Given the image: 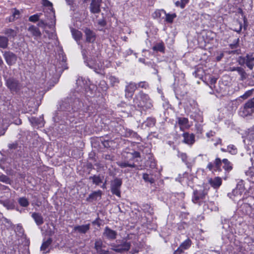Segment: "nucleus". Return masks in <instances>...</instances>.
I'll return each instance as SVG.
<instances>
[{
  "instance_id": "obj_31",
  "label": "nucleus",
  "mask_w": 254,
  "mask_h": 254,
  "mask_svg": "<svg viewBox=\"0 0 254 254\" xmlns=\"http://www.w3.org/2000/svg\"><path fill=\"white\" fill-rule=\"evenodd\" d=\"M165 15H166L165 21L169 23H172L174 19L177 16L176 13L170 14L166 12Z\"/></svg>"
},
{
  "instance_id": "obj_38",
  "label": "nucleus",
  "mask_w": 254,
  "mask_h": 254,
  "mask_svg": "<svg viewBox=\"0 0 254 254\" xmlns=\"http://www.w3.org/2000/svg\"><path fill=\"white\" fill-rule=\"evenodd\" d=\"M110 81L112 86H116L119 83V80L118 78L115 76H111L109 78Z\"/></svg>"
},
{
  "instance_id": "obj_63",
  "label": "nucleus",
  "mask_w": 254,
  "mask_h": 254,
  "mask_svg": "<svg viewBox=\"0 0 254 254\" xmlns=\"http://www.w3.org/2000/svg\"><path fill=\"white\" fill-rule=\"evenodd\" d=\"M221 150L222 151H223V152H226V151H227V150H226L225 149H224V148H221Z\"/></svg>"
},
{
  "instance_id": "obj_37",
  "label": "nucleus",
  "mask_w": 254,
  "mask_h": 254,
  "mask_svg": "<svg viewBox=\"0 0 254 254\" xmlns=\"http://www.w3.org/2000/svg\"><path fill=\"white\" fill-rule=\"evenodd\" d=\"M118 165L121 168H126L127 167L130 168H134L136 167V165L134 164H129L127 162H120L118 163Z\"/></svg>"
},
{
  "instance_id": "obj_36",
  "label": "nucleus",
  "mask_w": 254,
  "mask_h": 254,
  "mask_svg": "<svg viewBox=\"0 0 254 254\" xmlns=\"http://www.w3.org/2000/svg\"><path fill=\"white\" fill-rule=\"evenodd\" d=\"M18 202L20 205L23 207H27L29 205V202L25 197H20L18 199Z\"/></svg>"
},
{
  "instance_id": "obj_20",
  "label": "nucleus",
  "mask_w": 254,
  "mask_h": 254,
  "mask_svg": "<svg viewBox=\"0 0 254 254\" xmlns=\"http://www.w3.org/2000/svg\"><path fill=\"white\" fill-rule=\"evenodd\" d=\"M32 217L33 218L37 225L39 226L43 224V217L40 213L34 212L32 214Z\"/></svg>"
},
{
  "instance_id": "obj_64",
  "label": "nucleus",
  "mask_w": 254,
  "mask_h": 254,
  "mask_svg": "<svg viewBox=\"0 0 254 254\" xmlns=\"http://www.w3.org/2000/svg\"><path fill=\"white\" fill-rule=\"evenodd\" d=\"M220 59H221V57H218V58H217V60H218V61L220 60Z\"/></svg>"
},
{
  "instance_id": "obj_45",
  "label": "nucleus",
  "mask_w": 254,
  "mask_h": 254,
  "mask_svg": "<svg viewBox=\"0 0 254 254\" xmlns=\"http://www.w3.org/2000/svg\"><path fill=\"white\" fill-rule=\"evenodd\" d=\"M253 90H248V91H246L244 95L241 96V98H242L243 99H247V98H248L249 97H250V96L252 95V94L253 93Z\"/></svg>"
},
{
  "instance_id": "obj_54",
  "label": "nucleus",
  "mask_w": 254,
  "mask_h": 254,
  "mask_svg": "<svg viewBox=\"0 0 254 254\" xmlns=\"http://www.w3.org/2000/svg\"><path fill=\"white\" fill-rule=\"evenodd\" d=\"M139 251V248H135L134 250V249H132L130 253L132 254H134L135 253H137Z\"/></svg>"
},
{
  "instance_id": "obj_33",
  "label": "nucleus",
  "mask_w": 254,
  "mask_h": 254,
  "mask_svg": "<svg viewBox=\"0 0 254 254\" xmlns=\"http://www.w3.org/2000/svg\"><path fill=\"white\" fill-rule=\"evenodd\" d=\"M90 179H91L93 183L96 185H99L102 182V179L99 176L94 175L93 177H90Z\"/></svg>"
},
{
  "instance_id": "obj_16",
  "label": "nucleus",
  "mask_w": 254,
  "mask_h": 254,
  "mask_svg": "<svg viewBox=\"0 0 254 254\" xmlns=\"http://www.w3.org/2000/svg\"><path fill=\"white\" fill-rule=\"evenodd\" d=\"M86 35V40L88 42H93L96 39L95 34L90 29L86 28L84 30Z\"/></svg>"
},
{
  "instance_id": "obj_49",
  "label": "nucleus",
  "mask_w": 254,
  "mask_h": 254,
  "mask_svg": "<svg viewBox=\"0 0 254 254\" xmlns=\"http://www.w3.org/2000/svg\"><path fill=\"white\" fill-rule=\"evenodd\" d=\"M239 74L241 76L242 80H243L247 78V73L244 68Z\"/></svg>"
},
{
  "instance_id": "obj_34",
  "label": "nucleus",
  "mask_w": 254,
  "mask_h": 254,
  "mask_svg": "<svg viewBox=\"0 0 254 254\" xmlns=\"http://www.w3.org/2000/svg\"><path fill=\"white\" fill-rule=\"evenodd\" d=\"M162 13H166L165 10L164 9H157L152 13V17L154 18H160L161 16Z\"/></svg>"
},
{
  "instance_id": "obj_10",
  "label": "nucleus",
  "mask_w": 254,
  "mask_h": 254,
  "mask_svg": "<svg viewBox=\"0 0 254 254\" xmlns=\"http://www.w3.org/2000/svg\"><path fill=\"white\" fill-rule=\"evenodd\" d=\"M90 10L93 13H98L100 12L101 0H91Z\"/></svg>"
},
{
  "instance_id": "obj_13",
  "label": "nucleus",
  "mask_w": 254,
  "mask_h": 254,
  "mask_svg": "<svg viewBox=\"0 0 254 254\" xmlns=\"http://www.w3.org/2000/svg\"><path fill=\"white\" fill-rule=\"evenodd\" d=\"M90 228V224H87L82 225H76L73 228V232L79 234H86Z\"/></svg>"
},
{
  "instance_id": "obj_21",
  "label": "nucleus",
  "mask_w": 254,
  "mask_h": 254,
  "mask_svg": "<svg viewBox=\"0 0 254 254\" xmlns=\"http://www.w3.org/2000/svg\"><path fill=\"white\" fill-rule=\"evenodd\" d=\"M243 193V189L237 187L234 189L231 193H229L228 195L232 199H234L235 197H240Z\"/></svg>"
},
{
  "instance_id": "obj_25",
  "label": "nucleus",
  "mask_w": 254,
  "mask_h": 254,
  "mask_svg": "<svg viewBox=\"0 0 254 254\" xmlns=\"http://www.w3.org/2000/svg\"><path fill=\"white\" fill-rule=\"evenodd\" d=\"M52 242V239L49 238L48 240H47L46 241H44L41 247V250L43 251L44 252V253H46L49 252L48 251H47V250L49 247V246L51 244Z\"/></svg>"
},
{
  "instance_id": "obj_51",
  "label": "nucleus",
  "mask_w": 254,
  "mask_h": 254,
  "mask_svg": "<svg viewBox=\"0 0 254 254\" xmlns=\"http://www.w3.org/2000/svg\"><path fill=\"white\" fill-rule=\"evenodd\" d=\"M222 143V140L220 138H218L216 139L215 142L214 143V145L215 146H217L218 144H221Z\"/></svg>"
},
{
  "instance_id": "obj_1",
  "label": "nucleus",
  "mask_w": 254,
  "mask_h": 254,
  "mask_svg": "<svg viewBox=\"0 0 254 254\" xmlns=\"http://www.w3.org/2000/svg\"><path fill=\"white\" fill-rule=\"evenodd\" d=\"M133 102L135 106L139 108L149 109L152 107V104L148 95L142 92H140L135 96Z\"/></svg>"
},
{
  "instance_id": "obj_11",
  "label": "nucleus",
  "mask_w": 254,
  "mask_h": 254,
  "mask_svg": "<svg viewBox=\"0 0 254 254\" xmlns=\"http://www.w3.org/2000/svg\"><path fill=\"white\" fill-rule=\"evenodd\" d=\"M130 247V244L129 243L125 242L121 245L113 246L112 250L118 253H123L128 251Z\"/></svg>"
},
{
  "instance_id": "obj_17",
  "label": "nucleus",
  "mask_w": 254,
  "mask_h": 254,
  "mask_svg": "<svg viewBox=\"0 0 254 254\" xmlns=\"http://www.w3.org/2000/svg\"><path fill=\"white\" fill-rule=\"evenodd\" d=\"M28 31L30 32L33 36L35 37V39L41 36V33L39 29L34 25L29 26Z\"/></svg>"
},
{
  "instance_id": "obj_8",
  "label": "nucleus",
  "mask_w": 254,
  "mask_h": 254,
  "mask_svg": "<svg viewBox=\"0 0 254 254\" xmlns=\"http://www.w3.org/2000/svg\"><path fill=\"white\" fill-rule=\"evenodd\" d=\"M94 248L97 253L99 254H110L108 250L103 249L105 248V246L103 245L101 240H98L95 241Z\"/></svg>"
},
{
  "instance_id": "obj_47",
  "label": "nucleus",
  "mask_w": 254,
  "mask_h": 254,
  "mask_svg": "<svg viewBox=\"0 0 254 254\" xmlns=\"http://www.w3.org/2000/svg\"><path fill=\"white\" fill-rule=\"evenodd\" d=\"M178 156L181 158L182 160L184 162H186L187 160V155L186 153L179 152Z\"/></svg>"
},
{
  "instance_id": "obj_24",
  "label": "nucleus",
  "mask_w": 254,
  "mask_h": 254,
  "mask_svg": "<svg viewBox=\"0 0 254 254\" xmlns=\"http://www.w3.org/2000/svg\"><path fill=\"white\" fill-rule=\"evenodd\" d=\"M178 124L181 127V128L183 127L188 128L189 127V126L188 125L189 121L187 118H178Z\"/></svg>"
},
{
  "instance_id": "obj_22",
  "label": "nucleus",
  "mask_w": 254,
  "mask_h": 254,
  "mask_svg": "<svg viewBox=\"0 0 254 254\" xmlns=\"http://www.w3.org/2000/svg\"><path fill=\"white\" fill-rule=\"evenodd\" d=\"M254 112L247 107L244 105V106L243 108L241 109V110L240 112V114L241 116L243 117H246L248 116L251 115Z\"/></svg>"
},
{
  "instance_id": "obj_62",
  "label": "nucleus",
  "mask_w": 254,
  "mask_h": 254,
  "mask_svg": "<svg viewBox=\"0 0 254 254\" xmlns=\"http://www.w3.org/2000/svg\"><path fill=\"white\" fill-rule=\"evenodd\" d=\"M101 188L103 189L106 188V183H105L103 184V185L101 186Z\"/></svg>"
},
{
  "instance_id": "obj_26",
  "label": "nucleus",
  "mask_w": 254,
  "mask_h": 254,
  "mask_svg": "<svg viewBox=\"0 0 254 254\" xmlns=\"http://www.w3.org/2000/svg\"><path fill=\"white\" fill-rule=\"evenodd\" d=\"M86 65L90 68L93 69L96 72H98V70L100 67V66L98 64L95 63V62L92 60L87 62Z\"/></svg>"
},
{
  "instance_id": "obj_3",
  "label": "nucleus",
  "mask_w": 254,
  "mask_h": 254,
  "mask_svg": "<svg viewBox=\"0 0 254 254\" xmlns=\"http://www.w3.org/2000/svg\"><path fill=\"white\" fill-rule=\"evenodd\" d=\"M122 184L121 179L116 178L111 184V190L113 194L120 197L121 196L120 188Z\"/></svg>"
},
{
  "instance_id": "obj_4",
  "label": "nucleus",
  "mask_w": 254,
  "mask_h": 254,
  "mask_svg": "<svg viewBox=\"0 0 254 254\" xmlns=\"http://www.w3.org/2000/svg\"><path fill=\"white\" fill-rule=\"evenodd\" d=\"M222 163H223L222 160H221L219 157H216L213 163L209 162L208 164L207 168L210 171L214 170V171L216 172H220L221 171V166Z\"/></svg>"
},
{
  "instance_id": "obj_30",
  "label": "nucleus",
  "mask_w": 254,
  "mask_h": 254,
  "mask_svg": "<svg viewBox=\"0 0 254 254\" xmlns=\"http://www.w3.org/2000/svg\"><path fill=\"white\" fill-rule=\"evenodd\" d=\"M20 15V12L16 9H13L12 10V15L9 17V21H12L15 19H17Z\"/></svg>"
},
{
  "instance_id": "obj_12",
  "label": "nucleus",
  "mask_w": 254,
  "mask_h": 254,
  "mask_svg": "<svg viewBox=\"0 0 254 254\" xmlns=\"http://www.w3.org/2000/svg\"><path fill=\"white\" fill-rule=\"evenodd\" d=\"M117 235V232L111 229L108 227H106L105 228L103 234L104 237L108 240H111L115 239L116 238Z\"/></svg>"
},
{
  "instance_id": "obj_39",
  "label": "nucleus",
  "mask_w": 254,
  "mask_h": 254,
  "mask_svg": "<svg viewBox=\"0 0 254 254\" xmlns=\"http://www.w3.org/2000/svg\"><path fill=\"white\" fill-rule=\"evenodd\" d=\"M227 151L232 154H235L237 153V148L233 145H230L227 147Z\"/></svg>"
},
{
  "instance_id": "obj_43",
  "label": "nucleus",
  "mask_w": 254,
  "mask_h": 254,
  "mask_svg": "<svg viewBox=\"0 0 254 254\" xmlns=\"http://www.w3.org/2000/svg\"><path fill=\"white\" fill-rule=\"evenodd\" d=\"M153 49L155 51L163 52L164 51V47L162 44H159L154 46Z\"/></svg>"
},
{
  "instance_id": "obj_27",
  "label": "nucleus",
  "mask_w": 254,
  "mask_h": 254,
  "mask_svg": "<svg viewBox=\"0 0 254 254\" xmlns=\"http://www.w3.org/2000/svg\"><path fill=\"white\" fill-rule=\"evenodd\" d=\"M142 178L145 182H148L150 184H153L155 182V179L152 177V176L146 173L143 174Z\"/></svg>"
},
{
  "instance_id": "obj_2",
  "label": "nucleus",
  "mask_w": 254,
  "mask_h": 254,
  "mask_svg": "<svg viewBox=\"0 0 254 254\" xmlns=\"http://www.w3.org/2000/svg\"><path fill=\"white\" fill-rule=\"evenodd\" d=\"M238 61L240 64L246 66L250 69H252L254 66V56L253 55L247 54L246 56H240Z\"/></svg>"
},
{
  "instance_id": "obj_18",
  "label": "nucleus",
  "mask_w": 254,
  "mask_h": 254,
  "mask_svg": "<svg viewBox=\"0 0 254 254\" xmlns=\"http://www.w3.org/2000/svg\"><path fill=\"white\" fill-rule=\"evenodd\" d=\"M205 193L203 191H198L196 190L193 191V196L192 199V201L196 203L200 199L204 198Z\"/></svg>"
},
{
  "instance_id": "obj_14",
  "label": "nucleus",
  "mask_w": 254,
  "mask_h": 254,
  "mask_svg": "<svg viewBox=\"0 0 254 254\" xmlns=\"http://www.w3.org/2000/svg\"><path fill=\"white\" fill-rule=\"evenodd\" d=\"M184 137L183 142L188 145H192L195 142V136L192 133L185 132L183 134Z\"/></svg>"
},
{
  "instance_id": "obj_6",
  "label": "nucleus",
  "mask_w": 254,
  "mask_h": 254,
  "mask_svg": "<svg viewBox=\"0 0 254 254\" xmlns=\"http://www.w3.org/2000/svg\"><path fill=\"white\" fill-rule=\"evenodd\" d=\"M191 245V241L190 239H187L183 242L179 247L174 252V254H181L184 251L188 250Z\"/></svg>"
},
{
  "instance_id": "obj_7",
  "label": "nucleus",
  "mask_w": 254,
  "mask_h": 254,
  "mask_svg": "<svg viewBox=\"0 0 254 254\" xmlns=\"http://www.w3.org/2000/svg\"><path fill=\"white\" fill-rule=\"evenodd\" d=\"M6 85L11 91H17L20 88V85L17 80L9 78L6 81Z\"/></svg>"
},
{
  "instance_id": "obj_50",
  "label": "nucleus",
  "mask_w": 254,
  "mask_h": 254,
  "mask_svg": "<svg viewBox=\"0 0 254 254\" xmlns=\"http://www.w3.org/2000/svg\"><path fill=\"white\" fill-rule=\"evenodd\" d=\"M175 5L177 7H181L182 8H183L185 7V5H184V4L182 3V2L181 1V0H178L176 2H175Z\"/></svg>"
},
{
  "instance_id": "obj_58",
  "label": "nucleus",
  "mask_w": 254,
  "mask_h": 254,
  "mask_svg": "<svg viewBox=\"0 0 254 254\" xmlns=\"http://www.w3.org/2000/svg\"><path fill=\"white\" fill-rule=\"evenodd\" d=\"M139 155H140V154L138 152H134V156L135 157H139Z\"/></svg>"
},
{
  "instance_id": "obj_59",
  "label": "nucleus",
  "mask_w": 254,
  "mask_h": 254,
  "mask_svg": "<svg viewBox=\"0 0 254 254\" xmlns=\"http://www.w3.org/2000/svg\"><path fill=\"white\" fill-rule=\"evenodd\" d=\"M216 81V79H215V78H212L211 79V83L212 84L215 83Z\"/></svg>"
},
{
  "instance_id": "obj_60",
  "label": "nucleus",
  "mask_w": 254,
  "mask_h": 254,
  "mask_svg": "<svg viewBox=\"0 0 254 254\" xmlns=\"http://www.w3.org/2000/svg\"><path fill=\"white\" fill-rule=\"evenodd\" d=\"M242 30V25H240L238 30H236L237 32H240Z\"/></svg>"
},
{
  "instance_id": "obj_56",
  "label": "nucleus",
  "mask_w": 254,
  "mask_h": 254,
  "mask_svg": "<svg viewBox=\"0 0 254 254\" xmlns=\"http://www.w3.org/2000/svg\"><path fill=\"white\" fill-rule=\"evenodd\" d=\"M16 144H10L8 145V147L10 149L15 148H16Z\"/></svg>"
},
{
  "instance_id": "obj_40",
  "label": "nucleus",
  "mask_w": 254,
  "mask_h": 254,
  "mask_svg": "<svg viewBox=\"0 0 254 254\" xmlns=\"http://www.w3.org/2000/svg\"><path fill=\"white\" fill-rule=\"evenodd\" d=\"M41 14H36L29 17V20L31 22H36L39 20Z\"/></svg>"
},
{
  "instance_id": "obj_48",
  "label": "nucleus",
  "mask_w": 254,
  "mask_h": 254,
  "mask_svg": "<svg viewBox=\"0 0 254 254\" xmlns=\"http://www.w3.org/2000/svg\"><path fill=\"white\" fill-rule=\"evenodd\" d=\"M47 25V23L45 22L44 20H40L38 23V26L43 29L45 28Z\"/></svg>"
},
{
  "instance_id": "obj_42",
  "label": "nucleus",
  "mask_w": 254,
  "mask_h": 254,
  "mask_svg": "<svg viewBox=\"0 0 254 254\" xmlns=\"http://www.w3.org/2000/svg\"><path fill=\"white\" fill-rule=\"evenodd\" d=\"M43 4L45 6H48L50 7L51 10H53V4L48 0H42Z\"/></svg>"
},
{
  "instance_id": "obj_61",
  "label": "nucleus",
  "mask_w": 254,
  "mask_h": 254,
  "mask_svg": "<svg viewBox=\"0 0 254 254\" xmlns=\"http://www.w3.org/2000/svg\"><path fill=\"white\" fill-rule=\"evenodd\" d=\"M99 23L102 26H104L105 25V22L104 21H101V22H99Z\"/></svg>"
},
{
  "instance_id": "obj_46",
  "label": "nucleus",
  "mask_w": 254,
  "mask_h": 254,
  "mask_svg": "<svg viewBox=\"0 0 254 254\" xmlns=\"http://www.w3.org/2000/svg\"><path fill=\"white\" fill-rule=\"evenodd\" d=\"M239 38H237V39H235L234 40L233 43L231 44L230 45V47L232 49H235V48H237L238 45H239Z\"/></svg>"
},
{
  "instance_id": "obj_23",
  "label": "nucleus",
  "mask_w": 254,
  "mask_h": 254,
  "mask_svg": "<svg viewBox=\"0 0 254 254\" xmlns=\"http://www.w3.org/2000/svg\"><path fill=\"white\" fill-rule=\"evenodd\" d=\"M102 195V192L101 190H98L93 192L91 193L89 196L87 198V201H93L94 200H96L98 197H101Z\"/></svg>"
},
{
  "instance_id": "obj_55",
  "label": "nucleus",
  "mask_w": 254,
  "mask_h": 254,
  "mask_svg": "<svg viewBox=\"0 0 254 254\" xmlns=\"http://www.w3.org/2000/svg\"><path fill=\"white\" fill-rule=\"evenodd\" d=\"M243 68L240 67V66H237V72L239 74L241 71L243 70Z\"/></svg>"
},
{
  "instance_id": "obj_28",
  "label": "nucleus",
  "mask_w": 254,
  "mask_h": 254,
  "mask_svg": "<svg viewBox=\"0 0 254 254\" xmlns=\"http://www.w3.org/2000/svg\"><path fill=\"white\" fill-rule=\"evenodd\" d=\"M222 162L224 164L223 168L225 169V171L227 172L230 171L232 169V165L229 162L228 159H223L222 160Z\"/></svg>"
},
{
  "instance_id": "obj_52",
  "label": "nucleus",
  "mask_w": 254,
  "mask_h": 254,
  "mask_svg": "<svg viewBox=\"0 0 254 254\" xmlns=\"http://www.w3.org/2000/svg\"><path fill=\"white\" fill-rule=\"evenodd\" d=\"M215 132L210 131V132L206 133V136L207 137L209 138L211 136H213L215 134Z\"/></svg>"
},
{
  "instance_id": "obj_41",
  "label": "nucleus",
  "mask_w": 254,
  "mask_h": 254,
  "mask_svg": "<svg viewBox=\"0 0 254 254\" xmlns=\"http://www.w3.org/2000/svg\"><path fill=\"white\" fill-rule=\"evenodd\" d=\"M0 181L6 184H10V182L9 179L5 175H1L0 176Z\"/></svg>"
},
{
  "instance_id": "obj_5",
  "label": "nucleus",
  "mask_w": 254,
  "mask_h": 254,
  "mask_svg": "<svg viewBox=\"0 0 254 254\" xmlns=\"http://www.w3.org/2000/svg\"><path fill=\"white\" fill-rule=\"evenodd\" d=\"M137 88V85L135 83L130 82L126 87L125 96L127 98L130 99L132 97L134 92Z\"/></svg>"
},
{
  "instance_id": "obj_19",
  "label": "nucleus",
  "mask_w": 254,
  "mask_h": 254,
  "mask_svg": "<svg viewBox=\"0 0 254 254\" xmlns=\"http://www.w3.org/2000/svg\"><path fill=\"white\" fill-rule=\"evenodd\" d=\"M18 33V29L17 28H16L15 29L7 28L3 31V33L9 38H14Z\"/></svg>"
},
{
  "instance_id": "obj_32",
  "label": "nucleus",
  "mask_w": 254,
  "mask_h": 254,
  "mask_svg": "<svg viewBox=\"0 0 254 254\" xmlns=\"http://www.w3.org/2000/svg\"><path fill=\"white\" fill-rule=\"evenodd\" d=\"M8 38L3 37L0 36V48H5L8 44Z\"/></svg>"
},
{
  "instance_id": "obj_29",
  "label": "nucleus",
  "mask_w": 254,
  "mask_h": 254,
  "mask_svg": "<svg viewBox=\"0 0 254 254\" xmlns=\"http://www.w3.org/2000/svg\"><path fill=\"white\" fill-rule=\"evenodd\" d=\"M71 31L73 37L76 41H78L81 39L82 37V33L80 31L74 29H72Z\"/></svg>"
},
{
  "instance_id": "obj_44",
  "label": "nucleus",
  "mask_w": 254,
  "mask_h": 254,
  "mask_svg": "<svg viewBox=\"0 0 254 254\" xmlns=\"http://www.w3.org/2000/svg\"><path fill=\"white\" fill-rule=\"evenodd\" d=\"M148 87V84L145 81H141L138 83V87L147 89Z\"/></svg>"
},
{
  "instance_id": "obj_57",
  "label": "nucleus",
  "mask_w": 254,
  "mask_h": 254,
  "mask_svg": "<svg viewBox=\"0 0 254 254\" xmlns=\"http://www.w3.org/2000/svg\"><path fill=\"white\" fill-rule=\"evenodd\" d=\"M181 2L184 4L185 6L188 2L189 0H180Z\"/></svg>"
},
{
  "instance_id": "obj_15",
  "label": "nucleus",
  "mask_w": 254,
  "mask_h": 254,
  "mask_svg": "<svg viewBox=\"0 0 254 254\" xmlns=\"http://www.w3.org/2000/svg\"><path fill=\"white\" fill-rule=\"evenodd\" d=\"M222 179L219 177H216L214 178H210L208 180V183L210 186L214 189H218L222 185Z\"/></svg>"
},
{
  "instance_id": "obj_35",
  "label": "nucleus",
  "mask_w": 254,
  "mask_h": 254,
  "mask_svg": "<svg viewBox=\"0 0 254 254\" xmlns=\"http://www.w3.org/2000/svg\"><path fill=\"white\" fill-rule=\"evenodd\" d=\"M246 107L252 109L254 112V98L249 100L245 104Z\"/></svg>"
},
{
  "instance_id": "obj_9",
  "label": "nucleus",
  "mask_w": 254,
  "mask_h": 254,
  "mask_svg": "<svg viewBox=\"0 0 254 254\" xmlns=\"http://www.w3.org/2000/svg\"><path fill=\"white\" fill-rule=\"evenodd\" d=\"M3 56L6 63L8 65H12L15 64L17 61V57L14 54L10 52H5Z\"/></svg>"
},
{
  "instance_id": "obj_53",
  "label": "nucleus",
  "mask_w": 254,
  "mask_h": 254,
  "mask_svg": "<svg viewBox=\"0 0 254 254\" xmlns=\"http://www.w3.org/2000/svg\"><path fill=\"white\" fill-rule=\"evenodd\" d=\"M228 71H237V67L233 66V67H229L228 68Z\"/></svg>"
}]
</instances>
